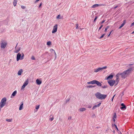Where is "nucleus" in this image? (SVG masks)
<instances>
[{"label":"nucleus","mask_w":134,"mask_h":134,"mask_svg":"<svg viewBox=\"0 0 134 134\" xmlns=\"http://www.w3.org/2000/svg\"><path fill=\"white\" fill-rule=\"evenodd\" d=\"M133 70V68H131L124 71L123 72L120 73H119L118 74L119 76L120 75L122 78L125 79L128 76Z\"/></svg>","instance_id":"1"},{"label":"nucleus","mask_w":134,"mask_h":134,"mask_svg":"<svg viewBox=\"0 0 134 134\" xmlns=\"http://www.w3.org/2000/svg\"><path fill=\"white\" fill-rule=\"evenodd\" d=\"M95 95L97 98L101 100L105 99L107 97L106 95L102 94L99 92H97Z\"/></svg>","instance_id":"2"},{"label":"nucleus","mask_w":134,"mask_h":134,"mask_svg":"<svg viewBox=\"0 0 134 134\" xmlns=\"http://www.w3.org/2000/svg\"><path fill=\"white\" fill-rule=\"evenodd\" d=\"M7 102V99L6 98L4 97L2 98L0 103V107L1 108L3 107L6 104Z\"/></svg>","instance_id":"3"},{"label":"nucleus","mask_w":134,"mask_h":134,"mask_svg":"<svg viewBox=\"0 0 134 134\" xmlns=\"http://www.w3.org/2000/svg\"><path fill=\"white\" fill-rule=\"evenodd\" d=\"M24 56V54H22V55L21 56V55L20 53H18L16 57V60L18 61L19 60H23V57Z\"/></svg>","instance_id":"4"},{"label":"nucleus","mask_w":134,"mask_h":134,"mask_svg":"<svg viewBox=\"0 0 134 134\" xmlns=\"http://www.w3.org/2000/svg\"><path fill=\"white\" fill-rule=\"evenodd\" d=\"M7 45V43L3 41H2L1 43V47L2 48L4 49L6 47Z\"/></svg>","instance_id":"5"},{"label":"nucleus","mask_w":134,"mask_h":134,"mask_svg":"<svg viewBox=\"0 0 134 134\" xmlns=\"http://www.w3.org/2000/svg\"><path fill=\"white\" fill-rule=\"evenodd\" d=\"M108 82L110 86H112L115 83V81L114 80H109L108 81Z\"/></svg>","instance_id":"6"},{"label":"nucleus","mask_w":134,"mask_h":134,"mask_svg":"<svg viewBox=\"0 0 134 134\" xmlns=\"http://www.w3.org/2000/svg\"><path fill=\"white\" fill-rule=\"evenodd\" d=\"M107 68V66H105L102 68H99L97 69H95L94 71L95 72H97L100 71V69H106Z\"/></svg>","instance_id":"7"},{"label":"nucleus","mask_w":134,"mask_h":134,"mask_svg":"<svg viewBox=\"0 0 134 134\" xmlns=\"http://www.w3.org/2000/svg\"><path fill=\"white\" fill-rule=\"evenodd\" d=\"M57 29V25L56 24L53 27V29L52 31V33H54L56 32Z\"/></svg>","instance_id":"8"},{"label":"nucleus","mask_w":134,"mask_h":134,"mask_svg":"<svg viewBox=\"0 0 134 134\" xmlns=\"http://www.w3.org/2000/svg\"><path fill=\"white\" fill-rule=\"evenodd\" d=\"M94 84H96L99 87L101 86L102 85L100 82L96 80H94Z\"/></svg>","instance_id":"9"},{"label":"nucleus","mask_w":134,"mask_h":134,"mask_svg":"<svg viewBox=\"0 0 134 134\" xmlns=\"http://www.w3.org/2000/svg\"><path fill=\"white\" fill-rule=\"evenodd\" d=\"M121 105L122 106L120 108V109H126V107L124 103H121Z\"/></svg>","instance_id":"10"},{"label":"nucleus","mask_w":134,"mask_h":134,"mask_svg":"<svg viewBox=\"0 0 134 134\" xmlns=\"http://www.w3.org/2000/svg\"><path fill=\"white\" fill-rule=\"evenodd\" d=\"M101 103H99L98 104L95 105L94 106H93L92 108V110H94L97 107H99L100 104H101Z\"/></svg>","instance_id":"11"},{"label":"nucleus","mask_w":134,"mask_h":134,"mask_svg":"<svg viewBox=\"0 0 134 134\" xmlns=\"http://www.w3.org/2000/svg\"><path fill=\"white\" fill-rule=\"evenodd\" d=\"M116 79L115 81V82H118L119 81V76L118 75V74H117L116 75Z\"/></svg>","instance_id":"12"},{"label":"nucleus","mask_w":134,"mask_h":134,"mask_svg":"<svg viewBox=\"0 0 134 134\" xmlns=\"http://www.w3.org/2000/svg\"><path fill=\"white\" fill-rule=\"evenodd\" d=\"M103 5L102 4H95L93 5L92 6V8H95L96 7H98V6H101Z\"/></svg>","instance_id":"13"},{"label":"nucleus","mask_w":134,"mask_h":134,"mask_svg":"<svg viewBox=\"0 0 134 134\" xmlns=\"http://www.w3.org/2000/svg\"><path fill=\"white\" fill-rule=\"evenodd\" d=\"M126 23V20H124L123 23L121 25V26L119 27V29H121L125 24Z\"/></svg>","instance_id":"14"},{"label":"nucleus","mask_w":134,"mask_h":134,"mask_svg":"<svg viewBox=\"0 0 134 134\" xmlns=\"http://www.w3.org/2000/svg\"><path fill=\"white\" fill-rule=\"evenodd\" d=\"M36 83L38 85H40L42 83L41 81L38 79H37L36 80Z\"/></svg>","instance_id":"15"},{"label":"nucleus","mask_w":134,"mask_h":134,"mask_svg":"<svg viewBox=\"0 0 134 134\" xmlns=\"http://www.w3.org/2000/svg\"><path fill=\"white\" fill-rule=\"evenodd\" d=\"M113 76L112 75H111L108 76L107 78L106 79V80H108L109 79H111L113 78Z\"/></svg>","instance_id":"16"},{"label":"nucleus","mask_w":134,"mask_h":134,"mask_svg":"<svg viewBox=\"0 0 134 134\" xmlns=\"http://www.w3.org/2000/svg\"><path fill=\"white\" fill-rule=\"evenodd\" d=\"M86 109L85 108H81L79 109V110L80 111H83L86 110Z\"/></svg>","instance_id":"17"},{"label":"nucleus","mask_w":134,"mask_h":134,"mask_svg":"<svg viewBox=\"0 0 134 134\" xmlns=\"http://www.w3.org/2000/svg\"><path fill=\"white\" fill-rule=\"evenodd\" d=\"M23 102H22L21 103V104L20 105L19 107V110H21L23 109Z\"/></svg>","instance_id":"18"},{"label":"nucleus","mask_w":134,"mask_h":134,"mask_svg":"<svg viewBox=\"0 0 134 134\" xmlns=\"http://www.w3.org/2000/svg\"><path fill=\"white\" fill-rule=\"evenodd\" d=\"M94 80H93L92 81L88 82H87V83L88 84H94Z\"/></svg>","instance_id":"19"},{"label":"nucleus","mask_w":134,"mask_h":134,"mask_svg":"<svg viewBox=\"0 0 134 134\" xmlns=\"http://www.w3.org/2000/svg\"><path fill=\"white\" fill-rule=\"evenodd\" d=\"M23 72L22 69H21L18 71V75H21V73Z\"/></svg>","instance_id":"20"},{"label":"nucleus","mask_w":134,"mask_h":134,"mask_svg":"<svg viewBox=\"0 0 134 134\" xmlns=\"http://www.w3.org/2000/svg\"><path fill=\"white\" fill-rule=\"evenodd\" d=\"M17 93V91H15L13 93H12V95L11 96V98H12V96H15V95H16V94Z\"/></svg>","instance_id":"21"},{"label":"nucleus","mask_w":134,"mask_h":134,"mask_svg":"<svg viewBox=\"0 0 134 134\" xmlns=\"http://www.w3.org/2000/svg\"><path fill=\"white\" fill-rule=\"evenodd\" d=\"M28 80L27 79L25 82H24L23 84L26 86L28 84Z\"/></svg>","instance_id":"22"},{"label":"nucleus","mask_w":134,"mask_h":134,"mask_svg":"<svg viewBox=\"0 0 134 134\" xmlns=\"http://www.w3.org/2000/svg\"><path fill=\"white\" fill-rule=\"evenodd\" d=\"M48 53V52H46L42 54V56L43 57H44V56L47 55Z\"/></svg>","instance_id":"23"},{"label":"nucleus","mask_w":134,"mask_h":134,"mask_svg":"<svg viewBox=\"0 0 134 134\" xmlns=\"http://www.w3.org/2000/svg\"><path fill=\"white\" fill-rule=\"evenodd\" d=\"M17 4V1L16 0H14L13 2V5L14 6H15Z\"/></svg>","instance_id":"24"},{"label":"nucleus","mask_w":134,"mask_h":134,"mask_svg":"<svg viewBox=\"0 0 134 134\" xmlns=\"http://www.w3.org/2000/svg\"><path fill=\"white\" fill-rule=\"evenodd\" d=\"M50 51L51 52H53L54 53L55 55H56V54L55 51L53 49H50Z\"/></svg>","instance_id":"25"},{"label":"nucleus","mask_w":134,"mask_h":134,"mask_svg":"<svg viewBox=\"0 0 134 134\" xmlns=\"http://www.w3.org/2000/svg\"><path fill=\"white\" fill-rule=\"evenodd\" d=\"M51 115L50 116V118L49 119V120L51 121H52L53 120L54 118L52 116V117L51 118Z\"/></svg>","instance_id":"26"},{"label":"nucleus","mask_w":134,"mask_h":134,"mask_svg":"<svg viewBox=\"0 0 134 134\" xmlns=\"http://www.w3.org/2000/svg\"><path fill=\"white\" fill-rule=\"evenodd\" d=\"M20 48H19L18 49L15 50V51L14 52L15 53H17L19 52V51H20Z\"/></svg>","instance_id":"27"},{"label":"nucleus","mask_w":134,"mask_h":134,"mask_svg":"<svg viewBox=\"0 0 134 134\" xmlns=\"http://www.w3.org/2000/svg\"><path fill=\"white\" fill-rule=\"evenodd\" d=\"M12 119H6V121H7L8 122H12Z\"/></svg>","instance_id":"28"},{"label":"nucleus","mask_w":134,"mask_h":134,"mask_svg":"<svg viewBox=\"0 0 134 134\" xmlns=\"http://www.w3.org/2000/svg\"><path fill=\"white\" fill-rule=\"evenodd\" d=\"M102 88H107L108 87V86L107 85L102 86H101Z\"/></svg>","instance_id":"29"},{"label":"nucleus","mask_w":134,"mask_h":134,"mask_svg":"<svg viewBox=\"0 0 134 134\" xmlns=\"http://www.w3.org/2000/svg\"><path fill=\"white\" fill-rule=\"evenodd\" d=\"M95 87V86H93L92 85H90L87 86V87L88 88H92Z\"/></svg>","instance_id":"30"},{"label":"nucleus","mask_w":134,"mask_h":134,"mask_svg":"<svg viewBox=\"0 0 134 134\" xmlns=\"http://www.w3.org/2000/svg\"><path fill=\"white\" fill-rule=\"evenodd\" d=\"M86 107L89 108H91L92 107V105H89L86 106Z\"/></svg>","instance_id":"31"},{"label":"nucleus","mask_w":134,"mask_h":134,"mask_svg":"<svg viewBox=\"0 0 134 134\" xmlns=\"http://www.w3.org/2000/svg\"><path fill=\"white\" fill-rule=\"evenodd\" d=\"M113 127H114V126L115 127L116 129H117V130L118 131V127L116 125L114 124V125H113Z\"/></svg>","instance_id":"32"},{"label":"nucleus","mask_w":134,"mask_h":134,"mask_svg":"<svg viewBox=\"0 0 134 134\" xmlns=\"http://www.w3.org/2000/svg\"><path fill=\"white\" fill-rule=\"evenodd\" d=\"M51 44V42L50 41H48L47 42V45L49 46V45H50Z\"/></svg>","instance_id":"33"},{"label":"nucleus","mask_w":134,"mask_h":134,"mask_svg":"<svg viewBox=\"0 0 134 134\" xmlns=\"http://www.w3.org/2000/svg\"><path fill=\"white\" fill-rule=\"evenodd\" d=\"M116 113H114V116H113V118H116Z\"/></svg>","instance_id":"34"},{"label":"nucleus","mask_w":134,"mask_h":134,"mask_svg":"<svg viewBox=\"0 0 134 134\" xmlns=\"http://www.w3.org/2000/svg\"><path fill=\"white\" fill-rule=\"evenodd\" d=\"M105 34H103L99 38L100 39L102 38L105 35Z\"/></svg>","instance_id":"35"},{"label":"nucleus","mask_w":134,"mask_h":134,"mask_svg":"<svg viewBox=\"0 0 134 134\" xmlns=\"http://www.w3.org/2000/svg\"><path fill=\"white\" fill-rule=\"evenodd\" d=\"M109 27V26H107V27L104 30L105 32H106L107 31V29H108Z\"/></svg>","instance_id":"36"},{"label":"nucleus","mask_w":134,"mask_h":134,"mask_svg":"<svg viewBox=\"0 0 134 134\" xmlns=\"http://www.w3.org/2000/svg\"><path fill=\"white\" fill-rule=\"evenodd\" d=\"M31 59L32 60H35V58L34 56H32L31 57Z\"/></svg>","instance_id":"37"},{"label":"nucleus","mask_w":134,"mask_h":134,"mask_svg":"<svg viewBox=\"0 0 134 134\" xmlns=\"http://www.w3.org/2000/svg\"><path fill=\"white\" fill-rule=\"evenodd\" d=\"M39 106H40V105H37L36 106V109H39Z\"/></svg>","instance_id":"38"},{"label":"nucleus","mask_w":134,"mask_h":134,"mask_svg":"<svg viewBox=\"0 0 134 134\" xmlns=\"http://www.w3.org/2000/svg\"><path fill=\"white\" fill-rule=\"evenodd\" d=\"M25 86H26L25 85H24L23 84L22 87L21 88V89H24L25 87Z\"/></svg>","instance_id":"39"},{"label":"nucleus","mask_w":134,"mask_h":134,"mask_svg":"<svg viewBox=\"0 0 134 134\" xmlns=\"http://www.w3.org/2000/svg\"><path fill=\"white\" fill-rule=\"evenodd\" d=\"M98 18V17L97 16H96L94 20V22H95L96 21V20Z\"/></svg>","instance_id":"40"},{"label":"nucleus","mask_w":134,"mask_h":134,"mask_svg":"<svg viewBox=\"0 0 134 134\" xmlns=\"http://www.w3.org/2000/svg\"><path fill=\"white\" fill-rule=\"evenodd\" d=\"M113 31V30H112L109 33V34L108 35V37H109L110 36V34H111V33Z\"/></svg>","instance_id":"41"},{"label":"nucleus","mask_w":134,"mask_h":134,"mask_svg":"<svg viewBox=\"0 0 134 134\" xmlns=\"http://www.w3.org/2000/svg\"><path fill=\"white\" fill-rule=\"evenodd\" d=\"M103 25H102L100 26L99 27V29H98V31H99L100 29H101L102 27L103 26Z\"/></svg>","instance_id":"42"},{"label":"nucleus","mask_w":134,"mask_h":134,"mask_svg":"<svg viewBox=\"0 0 134 134\" xmlns=\"http://www.w3.org/2000/svg\"><path fill=\"white\" fill-rule=\"evenodd\" d=\"M60 16V15H58L57 16V19H59V17Z\"/></svg>","instance_id":"43"},{"label":"nucleus","mask_w":134,"mask_h":134,"mask_svg":"<svg viewBox=\"0 0 134 134\" xmlns=\"http://www.w3.org/2000/svg\"><path fill=\"white\" fill-rule=\"evenodd\" d=\"M21 8L23 9H24L25 8V7L24 6L22 5L21 6Z\"/></svg>","instance_id":"44"},{"label":"nucleus","mask_w":134,"mask_h":134,"mask_svg":"<svg viewBox=\"0 0 134 134\" xmlns=\"http://www.w3.org/2000/svg\"><path fill=\"white\" fill-rule=\"evenodd\" d=\"M69 100H70V99H69V98L68 99H67L66 100V103L67 102H69Z\"/></svg>","instance_id":"45"},{"label":"nucleus","mask_w":134,"mask_h":134,"mask_svg":"<svg viewBox=\"0 0 134 134\" xmlns=\"http://www.w3.org/2000/svg\"><path fill=\"white\" fill-rule=\"evenodd\" d=\"M134 25V23L133 22L131 25L130 26V27H132V26H133Z\"/></svg>","instance_id":"46"},{"label":"nucleus","mask_w":134,"mask_h":134,"mask_svg":"<svg viewBox=\"0 0 134 134\" xmlns=\"http://www.w3.org/2000/svg\"><path fill=\"white\" fill-rule=\"evenodd\" d=\"M105 20H103L100 23H101V24H103L105 22Z\"/></svg>","instance_id":"47"},{"label":"nucleus","mask_w":134,"mask_h":134,"mask_svg":"<svg viewBox=\"0 0 134 134\" xmlns=\"http://www.w3.org/2000/svg\"><path fill=\"white\" fill-rule=\"evenodd\" d=\"M115 96V95H114L113 96V97H112V98H111V101H112V102L113 101V99H114V98Z\"/></svg>","instance_id":"48"},{"label":"nucleus","mask_w":134,"mask_h":134,"mask_svg":"<svg viewBox=\"0 0 134 134\" xmlns=\"http://www.w3.org/2000/svg\"><path fill=\"white\" fill-rule=\"evenodd\" d=\"M95 116V114H93L92 116V117L93 118H94Z\"/></svg>","instance_id":"49"},{"label":"nucleus","mask_w":134,"mask_h":134,"mask_svg":"<svg viewBox=\"0 0 134 134\" xmlns=\"http://www.w3.org/2000/svg\"><path fill=\"white\" fill-rule=\"evenodd\" d=\"M71 119V116L69 117L68 118V120H70Z\"/></svg>","instance_id":"50"},{"label":"nucleus","mask_w":134,"mask_h":134,"mask_svg":"<svg viewBox=\"0 0 134 134\" xmlns=\"http://www.w3.org/2000/svg\"><path fill=\"white\" fill-rule=\"evenodd\" d=\"M42 2H41L40 3V4L39 6V8L41 6V5H42Z\"/></svg>","instance_id":"51"},{"label":"nucleus","mask_w":134,"mask_h":134,"mask_svg":"<svg viewBox=\"0 0 134 134\" xmlns=\"http://www.w3.org/2000/svg\"><path fill=\"white\" fill-rule=\"evenodd\" d=\"M118 7V5H117L115 7H114V9H115L117 7Z\"/></svg>","instance_id":"52"},{"label":"nucleus","mask_w":134,"mask_h":134,"mask_svg":"<svg viewBox=\"0 0 134 134\" xmlns=\"http://www.w3.org/2000/svg\"><path fill=\"white\" fill-rule=\"evenodd\" d=\"M118 82H115V86H116L118 84Z\"/></svg>","instance_id":"53"},{"label":"nucleus","mask_w":134,"mask_h":134,"mask_svg":"<svg viewBox=\"0 0 134 134\" xmlns=\"http://www.w3.org/2000/svg\"><path fill=\"white\" fill-rule=\"evenodd\" d=\"M40 0H36V1L35 2V3H36L37 2H38Z\"/></svg>","instance_id":"54"},{"label":"nucleus","mask_w":134,"mask_h":134,"mask_svg":"<svg viewBox=\"0 0 134 134\" xmlns=\"http://www.w3.org/2000/svg\"><path fill=\"white\" fill-rule=\"evenodd\" d=\"M113 121H114V122H115V119L114 118H113Z\"/></svg>","instance_id":"55"},{"label":"nucleus","mask_w":134,"mask_h":134,"mask_svg":"<svg viewBox=\"0 0 134 134\" xmlns=\"http://www.w3.org/2000/svg\"><path fill=\"white\" fill-rule=\"evenodd\" d=\"M78 24H77L76 25V29H77V27H78Z\"/></svg>","instance_id":"56"},{"label":"nucleus","mask_w":134,"mask_h":134,"mask_svg":"<svg viewBox=\"0 0 134 134\" xmlns=\"http://www.w3.org/2000/svg\"><path fill=\"white\" fill-rule=\"evenodd\" d=\"M17 44H18V43H17V44L16 45V46L15 47V49H16V47L17 46Z\"/></svg>","instance_id":"57"},{"label":"nucleus","mask_w":134,"mask_h":134,"mask_svg":"<svg viewBox=\"0 0 134 134\" xmlns=\"http://www.w3.org/2000/svg\"><path fill=\"white\" fill-rule=\"evenodd\" d=\"M134 31L132 32V34H134Z\"/></svg>","instance_id":"58"},{"label":"nucleus","mask_w":134,"mask_h":134,"mask_svg":"<svg viewBox=\"0 0 134 134\" xmlns=\"http://www.w3.org/2000/svg\"><path fill=\"white\" fill-rule=\"evenodd\" d=\"M11 61V59H10V60H9V62H10Z\"/></svg>","instance_id":"59"},{"label":"nucleus","mask_w":134,"mask_h":134,"mask_svg":"<svg viewBox=\"0 0 134 134\" xmlns=\"http://www.w3.org/2000/svg\"><path fill=\"white\" fill-rule=\"evenodd\" d=\"M113 133H114L115 132V130H114L113 131Z\"/></svg>","instance_id":"60"},{"label":"nucleus","mask_w":134,"mask_h":134,"mask_svg":"<svg viewBox=\"0 0 134 134\" xmlns=\"http://www.w3.org/2000/svg\"><path fill=\"white\" fill-rule=\"evenodd\" d=\"M103 69H100V71H102Z\"/></svg>","instance_id":"61"},{"label":"nucleus","mask_w":134,"mask_h":134,"mask_svg":"<svg viewBox=\"0 0 134 134\" xmlns=\"http://www.w3.org/2000/svg\"><path fill=\"white\" fill-rule=\"evenodd\" d=\"M47 57H48V55H47Z\"/></svg>","instance_id":"62"},{"label":"nucleus","mask_w":134,"mask_h":134,"mask_svg":"<svg viewBox=\"0 0 134 134\" xmlns=\"http://www.w3.org/2000/svg\"><path fill=\"white\" fill-rule=\"evenodd\" d=\"M120 133H121V134H121V132H120Z\"/></svg>","instance_id":"63"}]
</instances>
